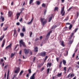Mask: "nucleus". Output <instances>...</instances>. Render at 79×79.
Here are the masks:
<instances>
[{"label":"nucleus","mask_w":79,"mask_h":79,"mask_svg":"<svg viewBox=\"0 0 79 79\" xmlns=\"http://www.w3.org/2000/svg\"><path fill=\"white\" fill-rule=\"evenodd\" d=\"M40 21L42 23V25L43 26H44L47 22V20L44 18H41L40 19Z\"/></svg>","instance_id":"f257e3e1"},{"label":"nucleus","mask_w":79,"mask_h":79,"mask_svg":"<svg viewBox=\"0 0 79 79\" xmlns=\"http://www.w3.org/2000/svg\"><path fill=\"white\" fill-rule=\"evenodd\" d=\"M64 6H63L61 9V11L60 12V14H62V16H64L65 13V11H64Z\"/></svg>","instance_id":"f03ea898"},{"label":"nucleus","mask_w":79,"mask_h":79,"mask_svg":"<svg viewBox=\"0 0 79 79\" xmlns=\"http://www.w3.org/2000/svg\"><path fill=\"white\" fill-rule=\"evenodd\" d=\"M16 69L15 71L14 72L15 73H18L19 72L20 69L19 68H16Z\"/></svg>","instance_id":"7ed1b4c3"},{"label":"nucleus","mask_w":79,"mask_h":79,"mask_svg":"<svg viewBox=\"0 0 79 79\" xmlns=\"http://www.w3.org/2000/svg\"><path fill=\"white\" fill-rule=\"evenodd\" d=\"M19 43L22 44V45L23 46V47H26V45L25 43H24V42H23V40H20V42H19Z\"/></svg>","instance_id":"20e7f679"},{"label":"nucleus","mask_w":79,"mask_h":79,"mask_svg":"<svg viewBox=\"0 0 79 79\" xmlns=\"http://www.w3.org/2000/svg\"><path fill=\"white\" fill-rule=\"evenodd\" d=\"M8 16L9 17H13V12L11 11H9L8 12Z\"/></svg>","instance_id":"39448f33"},{"label":"nucleus","mask_w":79,"mask_h":79,"mask_svg":"<svg viewBox=\"0 0 79 79\" xmlns=\"http://www.w3.org/2000/svg\"><path fill=\"white\" fill-rule=\"evenodd\" d=\"M46 55V52H41L40 54V55L42 56H45Z\"/></svg>","instance_id":"423d86ee"},{"label":"nucleus","mask_w":79,"mask_h":79,"mask_svg":"<svg viewBox=\"0 0 79 79\" xmlns=\"http://www.w3.org/2000/svg\"><path fill=\"white\" fill-rule=\"evenodd\" d=\"M29 50H30L29 49H24V53L25 54H28L29 52Z\"/></svg>","instance_id":"0eeeda50"},{"label":"nucleus","mask_w":79,"mask_h":79,"mask_svg":"<svg viewBox=\"0 0 79 79\" xmlns=\"http://www.w3.org/2000/svg\"><path fill=\"white\" fill-rule=\"evenodd\" d=\"M12 45V44L11 43H10L9 45L8 46H7L6 47V49H10L11 48Z\"/></svg>","instance_id":"6e6552de"},{"label":"nucleus","mask_w":79,"mask_h":79,"mask_svg":"<svg viewBox=\"0 0 79 79\" xmlns=\"http://www.w3.org/2000/svg\"><path fill=\"white\" fill-rule=\"evenodd\" d=\"M52 31H50L48 33L47 35L46 36V38L47 39H48V38L49 37V36L50 35L51 33H52Z\"/></svg>","instance_id":"1a4fd4ad"},{"label":"nucleus","mask_w":79,"mask_h":79,"mask_svg":"<svg viewBox=\"0 0 79 79\" xmlns=\"http://www.w3.org/2000/svg\"><path fill=\"white\" fill-rule=\"evenodd\" d=\"M35 73H34L32 75L30 79H35Z\"/></svg>","instance_id":"9d476101"},{"label":"nucleus","mask_w":79,"mask_h":79,"mask_svg":"<svg viewBox=\"0 0 79 79\" xmlns=\"http://www.w3.org/2000/svg\"><path fill=\"white\" fill-rule=\"evenodd\" d=\"M74 33L72 32L71 35H70V36H69V39L71 40V39L73 37V36L74 35Z\"/></svg>","instance_id":"9b49d317"},{"label":"nucleus","mask_w":79,"mask_h":79,"mask_svg":"<svg viewBox=\"0 0 79 79\" xmlns=\"http://www.w3.org/2000/svg\"><path fill=\"white\" fill-rule=\"evenodd\" d=\"M5 43V39H4L3 40V43L2 45V48H3L4 46Z\"/></svg>","instance_id":"f8f14e48"},{"label":"nucleus","mask_w":79,"mask_h":79,"mask_svg":"<svg viewBox=\"0 0 79 79\" xmlns=\"http://www.w3.org/2000/svg\"><path fill=\"white\" fill-rule=\"evenodd\" d=\"M21 13V12L20 13H17L16 15L17 16V19H19V16H20V13Z\"/></svg>","instance_id":"ddd939ff"},{"label":"nucleus","mask_w":79,"mask_h":79,"mask_svg":"<svg viewBox=\"0 0 79 79\" xmlns=\"http://www.w3.org/2000/svg\"><path fill=\"white\" fill-rule=\"evenodd\" d=\"M62 62H63V64H64V65H66V60H63Z\"/></svg>","instance_id":"4468645a"},{"label":"nucleus","mask_w":79,"mask_h":79,"mask_svg":"<svg viewBox=\"0 0 79 79\" xmlns=\"http://www.w3.org/2000/svg\"><path fill=\"white\" fill-rule=\"evenodd\" d=\"M38 48L37 47H35V48L34 52H38Z\"/></svg>","instance_id":"2eb2a0df"},{"label":"nucleus","mask_w":79,"mask_h":79,"mask_svg":"<svg viewBox=\"0 0 79 79\" xmlns=\"http://www.w3.org/2000/svg\"><path fill=\"white\" fill-rule=\"evenodd\" d=\"M9 72H10V71L9 70H8L7 72V79H8V78H9Z\"/></svg>","instance_id":"dca6fc26"},{"label":"nucleus","mask_w":79,"mask_h":79,"mask_svg":"<svg viewBox=\"0 0 79 79\" xmlns=\"http://www.w3.org/2000/svg\"><path fill=\"white\" fill-rule=\"evenodd\" d=\"M62 73H59L58 74H57V77H60V76H62Z\"/></svg>","instance_id":"f3484780"},{"label":"nucleus","mask_w":79,"mask_h":79,"mask_svg":"<svg viewBox=\"0 0 79 79\" xmlns=\"http://www.w3.org/2000/svg\"><path fill=\"white\" fill-rule=\"evenodd\" d=\"M33 2V0H30L29 4L31 5Z\"/></svg>","instance_id":"a211bd4d"},{"label":"nucleus","mask_w":79,"mask_h":79,"mask_svg":"<svg viewBox=\"0 0 79 79\" xmlns=\"http://www.w3.org/2000/svg\"><path fill=\"white\" fill-rule=\"evenodd\" d=\"M72 27H73V25L72 24H70V26H69V30H71Z\"/></svg>","instance_id":"6ab92c4d"},{"label":"nucleus","mask_w":79,"mask_h":79,"mask_svg":"<svg viewBox=\"0 0 79 79\" xmlns=\"http://www.w3.org/2000/svg\"><path fill=\"white\" fill-rule=\"evenodd\" d=\"M33 18L31 20V21L30 22L28 23V24H31L32 23V21H33Z\"/></svg>","instance_id":"aec40b11"},{"label":"nucleus","mask_w":79,"mask_h":79,"mask_svg":"<svg viewBox=\"0 0 79 79\" xmlns=\"http://www.w3.org/2000/svg\"><path fill=\"white\" fill-rule=\"evenodd\" d=\"M66 52H67L66 53H65V54H64V56H67L68 55V51H67Z\"/></svg>","instance_id":"412c9836"},{"label":"nucleus","mask_w":79,"mask_h":79,"mask_svg":"<svg viewBox=\"0 0 79 79\" xmlns=\"http://www.w3.org/2000/svg\"><path fill=\"white\" fill-rule=\"evenodd\" d=\"M58 7H55V8H54V11H55L56 10H57V11H58Z\"/></svg>","instance_id":"4be33fe9"},{"label":"nucleus","mask_w":79,"mask_h":79,"mask_svg":"<svg viewBox=\"0 0 79 79\" xmlns=\"http://www.w3.org/2000/svg\"><path fill=\"white\" fill-rule=\"evenodd\" d=\"M22 31L23 32H24L26 31V29L25 27H24L23 28Z\"/></svg>","instance_id":"5701e85b"},{"label":"nucleus","mask_w":79,"mask_h":79,"mask_svg":"<svg viewBox=\"0 0 79 79\" xmlns=\"http://www.w3.org/2000/svg\"><path fill=\"white\" fill-rule=\"evenodd\" d=\"M23 72H24V71L23 70L21 71L19 75L21 76L22 74L23 73Z\"/></svg>","instance_id":"b1692460"},{"label":"nucleus","mask_w":79,"mask_h":79,"mask_svg":"<svg viewBox=\"0 0 79 79\" xmlns=\"http://www.w3.org/2000/svg\"><path fill=\"white\" fill-rule=\"evenodd\" d=\"M1 19H2V22L4 21L5 19L4 17H3L2 16H1Z\"/></svg>","instance_id":"393cba45"},{"label":"nucleus","mask_w":79,"mask_h":79,"mask_svg":"<svg viewBox=\"0 0 79 79\" xmlns=\"http://www.w3.org/2000/svg\"><path fill=\"white\" fill-rule=\"evenodd\" d=\"M4 36H5L4 35H2V38H0V40L1 41H2V39L4 38Z\"/></svg>","instance_id":"a878e982"},{"label":"nucleus","mask_w":79,"mask_h":79,"mask_svg":"<svg viewBox=\"0 0 79 79\" xmlns=\"http://www.w3.org/2000/svg\"><path fill=\"white\" fill-rule=\"evenodd\" d=\"M52 17L51 16L49 18L48 22H50L51 21V19H52Z\"/></svg>","instance_id":"bb28decb"},{"label":"nucleus","mask_w":79,"mask_h":79,"mask_svg":"<svg viewBox=\"0 0 79 79\" xmlns=\"http://www.w3.org/2000/svg\"><path fill=\"white\" fill-rule=\"evenodd\" d=\"M61 45H62V46L63 47L64 46V42L63 41H62V42H61Z\"/></svg>","instance_id":"cd10ccee"},{"label":"nucleus","mask_w":79,"mask_h":79,"mask_svg":"<svg viewBox=\"0 0 79 79\" xmlns=\"http://www.w3.org/2000/svg\"><path fill=\"white\" fill-rule=\"evenodd\" d=\"M40 4V2L39 1H37V5H39Z\"/></svg>","instance_id":"c85d7f7f"},{"label":"nucleus","mask_w":79,"mask_h":79,"mask_svg":"<svg viewBox=\"0 0 79 79\" xmlns=\"http://www.w3.org/2000/svg\"><path fill=\"white\" fill-rule=\"evenodd\" d=\"M15 55V54H13V53H12L11 54V58H12L13 56H14Z\"/></svg>","instance_id":"c756f323"},{"label":"nucleus","mask_w":79,"mask_h":79,"mask_svg":"<svg viewBox=\"0 0 79 79\" xmlns=\"http://www.w3.org/2000/svg\"><path fill=\"white\" fill-rule=\"evenodd\" d=\"M20 35L23 37L24 36V33H20Z\"/></svg>","instance_id":"7c9ffc66"},{"label":"nucleus","mask_w":79,"mask_h":79,"mask_svg":"<svg viewBox=\"0 0 79 79\" xmlns=\"http://www.w3.org/2000/svg\"><path fill=\"white\" fill-rule=\"evenodd\" d=\"M45 6H46V5L44 3H43L42 4V6L43 7H45Z\"/></svg>","instance_id":"2f4dec72"},{"label":"nucleus","mask_w":79,"mask_h":79,"mask_svg":"<svg viewBox=\"0 0 79 79\" xmlns=\"http://www.w3.org/2000/svg\"><path fill=\"white\" fill-rule=\"evenodd\" d=\"M8 28V27H7L6 28H4V31H5L7 30Z\"/></svg>","instance_id":"473e14b6"},{"label":"nucleus","mask_w":79,"mask_h":79,"mask_svg":"<svg viewBox=\"0 0 79 79\" xmlns=\"http://www.w3.org/2000/svg\"><path fill=\"white\" fill-rule=\"evenodd\" d=\"M28 72L29 73H31V69H29L28 70Z\"/></svg>","instance_id":"72a5a7b5"},{"label":"nucleus","mask_w":79,"mask_h":79,"mask_svg":"<svg viewBox=\"0 0 79 79\" xmlns=\"http://www.w3.org/2000/svg\"><path fill=\"white\" fill-rule=\"evenodd\" d=\"M74 76V74H71V75H70V77H73Z\"/></svg>","instance_id":"f704fd0d"},{"label":"nucleus","mask_w":79,"mask_h":79,"mask_svg":"<svg viewBox=\"0 0 79 79\" xmlns=\"http://www.w3.org/2000/svg\"><path fill=\"white\" fill-rule=\"evenodd\" d=\"M75 21L76 20H73V21L72 22V24H73L75 22Z\"/></svg>","instance_id":"c9c22d12"},{"label":"nucleus","mask_w":79,"mask_h":79,"mask_svg":"<svg viewBox=\"0 0 79 79\" xmlns=\"http://www.w3.org/2000/svg\"><path fill=\"white\" fill-rule=\"evenodd\" d=\"M78 30V28H75V29L74 30V32L76 33Z\"/></svg>","instance_id":"e433bc0d"},{"label":"nucleus","mask_w":79,"mask_h":79,"mask_svg":"<svg viewBox=\"0 0 79 79\" xmlns=\"http://www.w3.org/2000/svg\"><path fill=\"white\" fill-rule=\"evenodd\" d=\"M48 65H49V67H51V65H52V64H51V63H48Z\"/></svg>","instance_id":"4c0bfd02"},{"label":"nucleus","mask_w":79,"mask_h":79,"mask_svg":"<svg viewBox=\"0 0 79 79\" xmlns=\"http://www.w3.org/2000/svg\"><path fill=\"white\" fill-rule=\"evenodd\" d=\"M32 35V31H31L30 33V37H31Z\"/></svg>","instance_id":"58836bf2"},{"label":"nucleus","mask_w":79,"mask_h":79,"mask_svg":"<svg viewBox=\"0 0 79 79\" xmlns=\"http://www.w3.org/2000/svg\"><path fill=\"white\" fill-rule=\"evenodd\" d=\"M69 19V17H67V19H65V20L67 21Z\"/></svg>","instance_id":"ea45409f"},{"label":"nucleus","mask_w":79,"mask_h":79,"mask_svg":"<svg viewBox=\"0 0 79 79\" xmlns=\"http://www.w3.org/2000/svg\"><path fill=\"white\" fill-rule=\"evenodd\" d=\"M35 59H36V57H34V58H33V61L35 62Z\"/></svg>","instance_id":"a19ab883"},{"label":"nucleus","mask_w":79,"mask_h":79,"mask_svg":"<svg viewBox=\"0 0 79 79\" xmlns=\"http://www.w3.org/2000/svg\"><path fill=\"white\" fill-rule=\"evenodd\" d=\"M79 15V13L78 12L77 13V18H78Z\"/></svg>","instance_id":"79ce46f5"},{"label":"nucleus","mask_w":79,"mask_h":79,"mask_svg":"<svg viewBox=\"0 0 79 79\" xmlns=\"http://www.w3.org/2000/svg\"><path fill=\"white\" fill-rule=\"evenodd\" d=\"M50 71V69H47V72H48V74L49 72Z\"/></svg>","instance_id":"37998d69"},{"label":"nucleus","mask_w":79,"mask_h":79,"mask_svg":"<svg viewBox=\"0 0 79 79\" xmlns=\"http://www.w3.org/2000/svg\"><path fill=\"white\" fill-rule=\"evenodd\" d=\"M16 33V30L15 29L14 31V34L15 35Z\"/></svg>","instance_id":"c03bdc74"},{"label":"nucleus","mask_w":79,"mask_h":79,"mask_svg":"<svg viewBox=\"0 0 79 79\" xmlns=\"http://www.w3.org/2000/svg\"><path fill=\"white\" fill-rule=\"evenodd\" d=\"M29 73H28L27 75H26V77H29Z\"/></svg>","instance_id":"a18cd8bd"},{"label":"nucleus","mask_w":79,"mask_h":79,"mask_svg":"<svg viewBox=\"0 0 79 79\" xmlns=\"http://www.w3.org/2000/svg\"><path fill=\"white\" fill-rule=\"evenodd\" d=\"M66 67H65L64 68V71H66Z\"/></svg>","instance_id":"49530a36"},{"label":"nucleus","mask_w":79,"mask_h":79,"mask_svg":"<svg viewBox=\"0 0 79 79\" xmlns=\"http://www.w3.org/2000/svg\"><path fill=\"white\" fill-rule=\"evenodd\" d=\"M48 56H46L45 57V59L44 61H46V60L48 59Z\"/></svg>","instance_id":"de8ad7c7"},{"label":"nucleus","mask_w":79,"mask_h":79,"mask_svg":"<svg viewBox=\"0 0 79 79\" xmlns=\"http://www.w3.org/2000/svg\"><path fill=\"white\" fill-rule=\"evenodd\" d=\"M23 21V18H21L19 20V21L21 22Z\"/></svg>","instance_id":"09e8293b"},{"label":"nucleus","mask_w":79,"mask_h":79,"mask_svg":"<svg viewBox=\"0 0 79 79\" xmlns=\"http://www.w3.org/2000/svg\"><path fill=\"white\" fill-rule=\"evenodd\" d=\"M75 55V52H74V53H73V54L72 56V57L73 58L74 57Z\"/></svg>","instance_id":"8fccbe9b"},{"label":"nucleus","mask_w":79,"mask_h":79,"mask_svg":"<svg viewBox=\"0 0 79 79\" xmlns=\"http://www.w3.org/2000/svg\"><path fill=\"white\" fill-rule=\"evenodd\" d=\"M39 40V38H37L35 39V41H37V40Z\"/></svg>","instance_id":"3c124183"},{"label":"nucleus","mask_w":79,"mask_h":79,"mask_svg":"<svg viewBox=\"0 0 79 79\" xmlns=\"http://www.w3.org/2000/svg\"><path fill=\"white\" fill-rule=\"evenodd\" d=\"M59 60V58H58V57H57V58H56V60H57V62H58Z\"/></svg>","instance_id":"603ef678"},{"label":"nucleus","mask_w":79,"mask_h":79,"mask_svg":"<svg viewBox=\"0 0 79 79\" xmlns=\"http://www.w3.org/2000/svg\"><path fill=\"white\" fill-rule=\"evenodd\" d=\"M72 9V7H70L69 9V10H68V11H69L71 9Z\"/></svg>","instance_id":"864d4df0"},{"label":"nucleus","mask_w":79,"mask_h":79,"mask_svg":"<svg viewBox=\"0 0 79 79\" xmlns=\"http://www.w3.org/2000/svg\"><path fill=\"white\" fill-rule=\"evenodd\" d=\"M16 24H17V25L19 26V25L20 23L19 22H18Z\"/></svg>","instance_id":"5fc2aeb1"},{"label":"nucleus","mask_w":79,"mask_h":79,"mask_svg":"<svg viewBox=\"0 0 79 79\" xmlns=\"http://www.w3.org/2000/svg\"><path fill=\"white\" fill-rule=\"evenodd\" d=\"M18 45V44H17V45H16V46H15V49L17 48V47Z\"/></svg>","instance_id":"6e6d98bb"},{"label":"nucleus","mask_w":79,"mask_h":79,"mask_svg":"<svg viewBox=\"0 0 79 79\" xmlns=\"http://www.w3.org/2000/svg\"><path fill=\"white\" fill-rule=\"evenodd\" d=\"M3 24H4V23H2L1 24V27H2L3 26Z\"/></svg>","instance_id":"4d7b16f0"},{"label":"nucleus","mask_w":79,"mask_h":79,"mask_svg":"<svg viewBox=\"0 0 79 79\" xmlns=\"http://www.w3.org/2000/svg\"><path fill=\"white\" fill-rule=\"evenodd\" d=\"M22 50H20V51L19 52V54L21 55L22 53Z\"/></svg>","instance_id":"13d9d810"},{"label":"nucleus","mask_w":79,"mask_h":79,"mask_svg":"<svg viewBox=\"0 0 79 79\" xmlns=\"http://www.w3.org/2000/svg\"><path fill=\"white\" fill-rule=\"evenodd\" d=\"M18 31L19 32H20V28H19L18 29Z\"/></svg>","instance_id":"bf43d9fd"},{"label":"nucleus","mask_w":79,"mask_h":79,"mask_svg":"<svg viewBox=\"0 0 79 79\" xmlns=\"http://www.w3.org/2000/svg\"><path fill=\"white\" fill-rule=\"evenodd\" d=\"M6 73L5 74V76H4V78L5 79L6 78Z\"/></svg>","instance_id":"052dcab7"},{"label":"nucleus","mask_w":79,"mask_h":79,"mask_svg":"<svg viewBox=\"0 0 79 79\" xmlns=\"http://www.w3.org/2000/svg\"><path fill=\"white\" fill-rule=\"evenodd\" d=\"M76 67L77 68L79 69V66L78 65H77L76 66Z\"/></svg>","instance_id":"680f3d73"},{"label":"nucleus","mask_w":79,"mask_h":79,"mask_svg":"<svg viewBox=\"0 0 79 79\" xmlns=\"http://www.w3.org/2000/svg\"><path fill=\"white\" fill-rule=\"evenodd\" d=\"M43 38V36H41L40 37V40H41Z\"/></svg>","instance_id":"e2e57ef3"},{"label":"nucleus","mask_w":79,"mask_h":79,"mask_svg":"<svg viewBox=\"0 0 79 79\" xmlns=\"http://www.w3.org/2000/svg\"><path fill=\"white\" fill-rule=\"evenodd\" d=\"M1 61L2 62L4 60H3V59H1Z\"/></svg>","instance_id":"0e129e2a"},{"label":"nucleus","mask_w":79,"mask_h":79,"mask_svg":"<svg viewBox=\"0 0 79 79\" xmlns=\"http://www.w3.org/2000/svg\"><path fill=\"white\" fill-rule=\"evenodd\" d=\"M46 12H47V10H45L44 11V14L45 15L46 14Z\"/></svg>","instance_id":"69168bd1"},{"label":"nucleus","mask_w":79,"mask_h":79,"mask_svg":"<svg viewBox=\"0 0 79 79\" xmlns=\"http://www.w3.org/2000/svg\"><path fill=\"white\" fill-rule=\"evenodd\" d=\"M44 68H43L41 69V71H42L44 70Z\"/></svg>","instance_id":"338daca9"},{"label":"nucleus","mask_w":79,"mask_h":79,"mask_svg":"<svg viewBox=\"0 0 79 79\" xmlns=\"http://www.w3.org/2000/svg\"><path fill=\"white\" fill-rule=\"evenodd\" d=\"M70 77V74H69L68 76H67V78H69Z\"/></svg>","instance_id":"774afa93"}]
</instances>
